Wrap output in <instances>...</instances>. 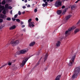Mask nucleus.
I'll return each mask as SVG.
<instances>
[{
    "label": "nucleus",
    "instance_id": "7ed1b4c3",
    "mask_svg": "<svg viewBox=\"0 0 80 80\" xmlns=\"http://www.w3.org/2000/svg\"><path fill=\"white\" fill-rule=\"evenodd\" d=\"M80 69L77 68L76 69V71H75V73L72 77V78H76L77 77V74L78 73H79L80 72Z\"/></svg>",
    "mask_w": 80,
    "mask_h": 80
},
{
    "label": "nucleus",
    "instance_id": "473e14b6",
    "mask_svg": "<svg viewBox=\"0 0 80 80\" xmlns=\"http://www.w3.org/2000/svg\"><path fill=\"white\" fill-rule=\"evenodd\" d=\"M18 15H21V12H20V11H19L18 12Z\"/></svg>",
    "mask_w": 80,
    "mask_h": 80
},
{
    "label": "nucleus",
    "instance_id": "a878e982",
    "mask_svg": "<svg viewBox=\"0 0 80 80\" xmlns=\"http://www.w3.org/2000/svg\"><path fill=\"white\" fill-rule=\"evenodd\" d=\"M8 9H9V10H11V9H12V7L11 6L8 7Z\"/></svg>",
    "mask_w": 80,
    "mask_h": 80
},
{
    "label": "nucleus",
    "instance_id": "b1692460",
    "mask_svg": "<svg viewBox=\"0 0 80 80\" xmlns=\"http://www.w3.org/2000/svg\"><path fill=\"white\" fill-rule=\"evenodd\" d=\"M16 54V55H20V54H21V53H20V51L17 52Z\"/></svg>",
    "mask_w": 80,
    "mask_h": 80
},
{
    "label": "nucleus",
    "instance_id": "cd10ccee",
    "mask_svg": "<svg viewBox=\"0 0 80 80\" xmlns=\"http://www.w3.org/2000/svg\"><path fill=\"white\" fill-rule=\"evenodd\" d=\"M16 20L17 22H18L19 23H20V19H16Z\"/></svg>",
    "mask_w": 80,
    "mask_h": 80
},
{
    "label": "nucleus",
    "instance_id": "6e6552de",
    "mask_svg": "<svg viewBox=\"0 0 80 80\" xmlns=\"http://www.w3.org/2000/svg\"><path fill=\"white\" fill-rule=\"evenodd\" d=\"M28 26L29 27H31L32 26V27H35V25L33 24L34 23L33 22H28Z\"/></svg>",
    "mask_w": 80,
    "mask_h": 80
},
{
    "label": "nucleus",
    "instance_id": "412c9836",
    "mask_svg": "<svg viewBox=\"0 0 80 80\" xmlns=\"http://www.w3.org/2000/svg\"><path fill=\"white\" fill-rule=\"evenodd\" d=\"M75 7H76V5H72L71 7V9L73 10V8H75Z\"/></svg>",
    "mask_w": 80,
    "mask_h": 80
},
{
    "label": "nucleus",
    "instance_id": "7c9ffc66",
    "mask_svg": "<svg viewBox=\"0 0 80 80\" xmlns=\"http://www.w3.org/2000/svg\"><path fill=\"white\" fill-rule=\"evenodd\" d=\"M7 20H8L9 21H10V20H11V18H7Z\"/></svg>",
    "mask_w": 80,
    "mask_h": 80
},
{
    "label": "nucleus",
    "instance_id": "423d86ee",
    "mask_svg": "<svg viewBox=\"0 0 80 80\" xmlns=\"http://www.w3.org/2000/svg\"><path fill=\"white\" fill-rule=\"evenodd\" d=\"M28 52V50L27 49H24L20 51V53L21 54H25L27 52Z\"/></svg>",
    "mask_w": 80,
    "mask_h": 80
},
{
    "label": "nucleus",
    "instance_id": "864d4df0",
    "mask_svg": "<svg viewBox=\"0 0 80 80\" xmlns=\"http://www.w3.org/2000/svg\"><path fill=\"white\" fill-rule=\"evenodd\" d=\"M22 14H24L25 13V11H24L23 12H22Z\"/></svg>",
    "mask_w": 80,
    "mask_h": 80
},
{
    "label": "nucleus",
    "instance_id": "4c0bfd02",
    "mask_svg": "<svg viewBox=\"0 0 80 80\" xmlns=\"http://www.w3.org/2000/svg\"><path fill=\"white\" fill-rule=\"evenodd\" d=\"M37 12V9H35L34 10V12H35V13H36V12Z\"/></svg>",
    "mask_w": 80,
    "mask_h": 80
},
{
    "label": "nucleus",
    "instance_id": "aec40b11",
    "mask_svg": "<svg viewBox=\"0 0 80 80\" xmlns=\"http://www.w3.org/2000/svg\"><path fill=\"white\" fill-rule=\"evenodd\" d=\"M62 10H58L57 11V13H58V15H60V14L62 13Z\"/></svg>",
    "mask_w": 80,
    "mask_h": 80
},
{
    "label": "nucleus",
    "instance_id": "dca6fc26",
    "mask_svg": "<svg viewBox=\"0 0 80 80\" xmlns=\"http://www.w3.org/2000/svg\"><path fill=\"white\" fill-rule=\"evenodd\" d=\"M15 28H16V26H15V25H13V26L10 28L9 29L10 30H13V29H15Z\"/></svg>",
    "mask_w": 80,
    "mask_h": 80
},
{
    "label": "nucleus",
    "instance_id": "a211bd4d",
    "mask_svg": "<svg viewBox=\"0 0 80 80\" xmlns=\"http://www.w3.org/2000/svg\"><path fill=\"white\" fill-rule=\"evenodd\" d=\"M48 5V2H45V4H43L42 5L43 7H45L46 6H47Z\"/></svg>",
    "mask_w": 80,
    "mask_h": 80
},
{
    "label": "nucleus",
    "instance_id": "09e8293b",
    "mask_svg": "<svg viewBox=\"0 0 80 80\" xmlns=\"http://www.w3.org/2000/svg\"><path fill=\"white\" fill-rule=\"evenodd\" d=\"M65 8V6H63L62 7V8Z\"/></svg>",
    "mask_w": 80,
    "mask_h": 80
},
{
    "label": "nucleus",
    "instance_id": "ea45409f",
    "mask_svg": "<svg viewBox=\"0 0 80 80\" xmlns=\"http://www.w3.org/2000/svg\"><path fill=\"white\" fill-rule=\"evenodd\" d=\"M8 65H12V63L11 62H8Z\"/></svg>",
    "mask_w": 80,
    "mask_h": 80
},
{
    "label": "nucleus",
    "instance_id": "13d9d810",
    "mask_svg": "<svg viewBox=\"0 0 80 80\" xmlns=\"http://www.w3.org/2000/svg\"><path fill=\"white\" fill-rule=\"evenodd\" d=\"M63 38V37L61 38V39H62Z\"/></svg>",
    "mask_w": 80,
    "mask_h": 80
},
{
    "label": "nucleus",
    "instance_id": "4d7b16f0",
    "mask_svg": "<svg viewBox=\"0 0 80 80\" xmlns=\"http://www.w3.org/2000/svg\"><path fill=\"white\" fill-rule=\"evenodd\" d=\"M42 58H41V59H40V60H41V59H42Z\"/></svg>",
    "mask_w": 80,
    "mask_h": 80
},
{
    "label": "nucleus",
    "instance_id": "39448f33",
    "mask_svg": "<svg viewBox=\"0 0 80 80\" xmlns=\"http://www.w3.org/2000/svg\"><path fill=\"white\" fill-rule=\"evenodd\" d=\"M55 7H59V6H62V2H61V1H58L56 2L55 5Z\"/></svg>",
    "mask_w": 80,
    "mask_h": 80
},
{
    "label": "nucleus",
    "instance_id": "49530a36",
    "mask_svg": "<svg viewBox=\"0 0 80 80\" xmlns=\"http://www.w3.org/2000/svg\"><path fill=\"white\" fill-rule=\"evenodd\" d=\"M24 2H25V3H27V0H25Z\"/></svg>",
    "mask_w": 80,
    "mask_h": 80
},
{
    "label": "nucleus",
    "instance_id": "c756f323",
    "mask_svg": "<svg viewBox=\"0 0 80 80\" xmlns=\"http://www.w3.org/2000/svg\"><path fill=\"white\" fill-rule=\"evenodd\" d=\"M2 4H5V1L4 0L2 2Z\"/></svg>",
    "mask_w": 80,
    "mask_h": 80
},
{
    "label": "nucleus",
    "instance_id": "e2e57ef3",
    "mask_svg": "<svg viewBox=\"0 0 80 80\" xmlns=\"http://www.w3.org/2000/svg\"><path fill=\"white\" fill-rule=\"evenodd\" d=\"M37 55H39V54H37Z\"/></svg>",
    "mask_w": 80,
    "mask_h": 80
},
{
    "label": "nucleus",
    "instance_id": "5701e85b",
    "mask_svg": "<svg viewBox=\"0 0 80 80\" xmlns=\"http://www.w3.org/2000/svg\"><path fill=\"white\" fill-rule=\"evenodd\" d=\"M50 1V2H52L53 0H43L44 2H46V1H47V2H49Z\"/></svg>",
    "mask_w": 80,
    "mask_h": 80
},
{
    "label": "nucleus",
    "instance_id": "6ab92c4d",
    "mask_svg": "<svg viewBox=\"0 0 80 80\" xmlns=\"http://www.w3.org/2000/svg\"><path fill=\"white\" fill-rule=\"evenodd\" d=\"M1 17L2 18H6V16L5 15L1 14Z\"/></svg>",
    "mask_w": 80,
    "mask_h": 80
},
{
    "label": "nucleus",
    "instance_id": "f3484780",
    "mask_svg": "<svg viewBox=\"0 0 80 80\" xmlns=\"http://www.w3.org/2000/svg\"><path fill=\"white\" fill-rule=\"evenodd\" d=\"M80 29H79L77 28L76 29H75L74 31V33L75 34H76L77 33H78V32L80 31Z\"/></svg>",
    "mask_w": 80,
    "mask_h": 80
},
{
    "label": "nucleus",
    "instance_id": "6e6d98bb",
    "mask_svg": "<svg viewBox=\"0 0 80 80\" xmlns=\"http://www.w3.org/2000/svg\"><path fill=\"white\" fill-rule=\"evenodd\" d=\"M32 5L33 6H34V5H35V4H32Z\"/></svg>",
    "mask_w": 80,
    "mask_h": 80
},
{
    "label": "nucleus",
    "instance_id": "e433bc0d",
    "mask_svg": "<svg viewBox=\"0 0 80 80\" xmlns=\"http://www.w3.org/2000/svg\"><path fill=\"white\" fill-rule=\"evenodd\" d=\"M6 12L5 10H4L3 12V13L4 14H5Z\"/></svg>",
    "mask_w": 80,
    "mask_h": 80
},
{
    "label": "nucleus",
    "instance_id": "c9c22d12",
    "mask_svg": "<svg viewBox=\"0 0 80 80\" xmlns=\"http://www.w3.org/2000/svg\"><path fill=\"white\" fill-rule=\"evenodd\" d=\"M3 22V20L2 19H0V23Z\"/></svg>",
    "mask_w": 80,
    "mask_h": 80
},
{
    "label": "nucleus",
    "instance_id": "3c124183",
    "mask_svg": "<svg viewBox=\"0 0 80 80\" xmlns=\"http://www.w3.org/2000/svg\"><path fill=\"white\" fill-rule=\"evenodd\" d=\"M38 65H39V63H37V64L36 65V67H37V66H38Z\"/></svg>",
    "mask_w": 80,
    "mask_h": 80
},
{
    "label": "nucleus",
    "instance_id": "9b49d317",
    "mask_svg": "<svg viewBox=\"0 0 80 80\" xmlns=\"http://www.w3.org/2000/svg\"><path fill=\"white\" fill-rule=\"evenodd\" d=\"M76 28H77V27L75 26H74L72 27L71 28H69V29L71 31H72V30H75V29Z\"/></svg>",
    "mask_w": 80,
    "mask_h": 80
},
{
    "label": "nucleus",
    "instance_id": "20e7f679",
    "mask_svg": "<svg viewBox=\"0 0 80 80\" xmlns=\"http://www.w3.org/2000/svg\"><path fill=\"white\" fill-rule=\"evenodd\" d=\"M28 59L27 58H24L20 65V67H23V66H24V65H25V63H26V62H27Z\"/></svg>",
    "mask_w": 80,
    "mask_h": 80
},
{
    "label": "nucleus",
    "instance_id": "f03ea898",
    "mask_svg": "<svg viewBox=\"0 0 80 80\" xmlns=\"http://www.w3.org/2000/svg\"><path fill=\"white\" fill-rule=\"evenodd\" d=\"M20 43V42L18 40H16L14 41H11L10 43V44H11L13 47H15L16 45H18Z\"/></svg>",
    "mask_w": 80,
    "mask_h": 80
},
{
    "label": "nucleus",
    "instance_id": "f8f14e48",
    "mask_svg": "<svg viewBox=\"0 0 80 80\" xmlns=\"http://www.w3.org/2000/svg\"><path fill=\"white\" fill-rule=\"evenodd\" d=\"M71 17H72V15H68L65 18V19L66 20H68L70 18H71Z\"/></svg>",
    "mask_w": 80,
    "mask_h": 80
},
{
    "label": "nucleus",
    "instance_id": "ddd939ff",
    "mask_svg": "<svg viewBox=\"0 0 80 80\" xmlns=\"http://www.w3.org/2000/svg\"><path fill=\"white\" fill-rule=\"evenodd\" d=\"M35 42H32L31 43L29 44V46L30 47H32V46H33V45H35Z\"/></svg>",
    "mask_w": 80,
    "mask_h": 80
},
{
    "label": "nucleus",
    "instance_id": "bb28decb",
    "mask_svg": "<svg viewBox=\"0 0 80 80\" xmlns=\"http://www.w3.org/2000/svg\"><path fill=\"white\" fill-rule=\"evenodd\" d=\"M7 65V64H4V65H3L2 66H1L0 68H2V67H5V66H6Z\"/></svg>",
    "mask_w": 80,
    "mask_h": 80
},
{
    "label": "nucleus",
    "instance_id": "58836bf2",
    "mask_svg": "<svg viewBox=\"0 0 80 80\" xmlns=\"http://www.w3.org/2000/svg\"><path fill=\"white\" fill-rule=\"evenodd\" d=\"M80 0H78L76 2H75V3H78V2H80Z\"/></svg>",
    "mask_w": 80,
    "mask_h": 80
},
{
    "label": "nucleus",
    "instance_id": "c03bdc74",
    "mask_svg": "<svg viewBox=\"0 0 80 80\" xmlns=\"http://www.w3.org/2000/svg\"><path fill=\"white\" fill-rule=\"evenodd\" d=\"M27 7L28 8V7H30V5L28 4V5L27 6Z\"/></svg>",
    "mask_w": 80,
    "mask_h": 80
},
{
    "label": "nucleus",
    "instance_id": "1a4fd4ad",
    "mask_svg": "<svg viewBox=\"0 0 80 80\" xmlns=\"http://www.w3.org/2000/svg\"><path fill=\"white\" fill-rule=\"evenodd\" d=\"M47 57H48V53H46L45 55L44 58L43 60V62H45V60H47Z\"/></svg>",
    "mask_w": 80,
    "mask_h": 80
},
{
    "label": "nucleus",
    "instance_id": "052dcab7",
    "mask_svg": "<svg viewBox=\"0 0 80 80\" xmlns=\"http://www.w3.org/2000/svg\"><path fill=\"white\" fill-rule=\"evenodd\" d=\"M26 5L27 6V4H26Z\"/></svg>",
    "mask_w": 80,
    "mask_h": 80
},
{
    "label": "nucleus",
    "instance_id": "0e129e2a",
    "mask_svg": "<svg viewBox=\"0 0 80 80\" xmlns=\"http://www.w3.org/2000/svg\"><path fill=\"white\" fill-rule=\"evenodd\" d=\"M29 0V1H30V0Z\"/></svg>",
    "mask_w": 80,
    "mask_h": 80
},
{
    "label": "nucleus",
    "instance_id": "de8ad7c7",
    "mask_svg": "<svg viewBox=\"0 0 80 80\" xmlns=\"http://www.w3.org/2000/svg\"><path fill=\"white\" fill-rule=\"evenodd\" d=\"M68 0H62V2H65V1H68Z\"/></svg>",
    "mask_w": 80,
    "mask_h": 80
},
{
    "label": "nucleus",
    "instance_id": "4be33fe9",
    "mask_svg": "<svg viewBox=\"0 0 80 80\" xmlns=\"http://www.w3.org/2000/svg\"><path fill=\"white\" fill-rule=\"evenodd\" d=\"M68 8H67L66 9H64L63 11V12L62 13V14L63 15H64V14H65V13H66V10H68Z\"/></svg>",
    "mask_w": 80,
    "mask_h": 80
},
{
    "label": "nucleus",
    "instance_id": "8fccbe9b",
    "mask_svg": "<svg viewBox=\"0 0 80 80\" xmlns=\"http://www.w3.org/2000/svg\"><path fill=\"white\" fill-rule=\"evenodd\" d=\"M47 68H45V69H44V70H45V71H46V70H47Z\"/></svg>",
    "mask_w": 80,
    "mask_h": 80
},
{
    "label": "nucleus",
    "instance_id": "c85d7f7f",
    "mask_svg": "<svg viewBox=\"0 0 80 80\" xmlns=\"http://www.w3.org/2000/svg\"><path fill=\"white\" fill-rule=\"evenodd\" d=\"M31 21H32V19L31 18L29 19L28 20V23H30V22H31Z\"/></svg>",
    "mask_w": 80,
    "mask_h": 80
},
{
    "label": "nucleus",
    "instance_id": "a18cd8bd",
    "mask_svg": "<svg viewBox=\"0 0 80 80\" xmlns=\"http://www.w3.org/2000/svg\"><path fill=\"white\" fill-rule=\"evenodd\" d=\"M8 1L10 2H12V0H8Z\"/></svg>",
    "mask_w": 80,
    "mask_h": 80
},
{
    "label": "nucleus",
    "instance_id": "2f4dec72",
    "mask_svg": "<svg viewBox=\"0 0 80 80\" xmlns=\"http://www.w3.org/2000/svg\"><path fill=\"white\" fill-rule=\"evenodd\" d=\"M12 20L13 21H15V20H16V19L14 18H12Z\"/></svg>",
    "mask_w": 80,
    "mask_h": 80
},
{
    "label": "nucleus",
    "instance_id": "79ce46f5",
    "mask_svg": "<svg viewBox=\"0 0 80 80\" xmlns=\"http://www.w3.org/2000/svg\"><path fill=\"white\" fill-rule=\"evenodd\" d=\"M25 27V25H22V26H21L22 28H23Z\"/></svg>",
    "mask_w": 80,
    "mask_h": 80
},
{
    "label": "nucleus",
    "instance_id": "a19ab883",
    "mask_svg": "<svg viewBox=\"0 0 80 80\" xmlns=\"http://www.w3.org/2000/svg\"><path fill=\"white\" fill-rule=\"evenodd\" d=\"M23 22H21V25H23Z\"/></svg>",
    "mask_w": 80,
    "mask_h": 80
},
{
    "label": "nucleus",
    "instance_id": "5fc2aeb1",
    "mask_svg": "<svg viewBox=\"0 0 80 80\" xmlns=\"http://www.w3.org/2000/svg\"><path fill=\"white\" fill-rule=\"evenodd\" d=\"M23 30H24V32H26V30L25 29H24Z\"/></svg>",
    "mask_w": 80,
    "mask_h": 80
},
{
    "label": "nucleus",
    "instance_id": "2eb2a0df",
    "mask_svg": "<svg viewBox=\"0 0 80 80\" xmlns=\"http://www.w3.org/2000/svg\"><path fill=\"white\" fill-rule=\"evenodd\" d=\"M61 75H59L55 79V80H60V78L61 77Z\"/></svg>",
    "mask_w": 80,
    "mask_h": 80
},
{
    "label": "nucleus",
    "instance_id": "0eeeda50",
    "mask_svg": "<svg viewBox=\"0 0 80 80\" xmlns=\"http://www.w3.org/2000/svg\"><path fill=\"white\" fill-rule=\"evenodd\" d=\"M70 32H71V31L69 29L68 30L65 32V35L66 37H67L68 35H70Z\"/></svg>",
    "mask_w": 80,
    "mask_h": 80
},
{
    "label": "nucleus",
    "instance_id": "f257e3e1",
    "mask_svg": "<svg viewBox=\"0 0 80 80\" xmlns=\"http://www.w3.org/2000/svg\"><path fill=\"white\" fill-rule=\"evenodd\" d=\"M76 55V53H73L70 56V57L69 58L71 59V60L69 61V62L68 63V65L69 66H72V64L74 62V60H75V58Z\"/></svg>",
    "mask_w": 80,
    "mask_h": 80
},
{
    "label": "nucleus",
    "instance_id": "603ef678",
    "mask_svg": "<svg viewBox=\"0 0 80 80\" xmlns=\"http://www.w3.org/2000/svg\"><path fill=\"white\" fill-rule=\"evenodd\" d=\"M10 13L12 14V11H10Z\"/></svg>",
    "mask_w": 80,
    "mask_h": 80
},
{
    "label": "nucleus",
    "instance_id": "37998d69",
    "mask_svg": "<svg viewBox=\"0 0 80 80\" xmlns=\"http://www.w3.org/2000/svg\"><path fill=\"white\" fill-rule=\"evenodd\" d=\"M35 19L36 21H38V19L37 18H36Z\"/></svg>",
    "mask_w": 80,
    "mask_h": 80
},
{
    "label": "nucleus",
    "instance_id": "f704fd0d",
    "mask_svg": "<svg viewBox=\"0 0 80 80\" xmlns=\"http://www.w3.org/2000/svg\"><path fill=\"white\" fill-rule=\"evenodd\" d=\"M22 8L23 9H25V8H26V6H22Z\"/></svg>",
    "mask_w": 80,
    "mask_h": 80
},
{
    "label": "nucleus",
    "instance_id": "9d476101",
    "mask_svg": "<svg viewBox=\"0 0 80 80\" xmlns=\"http://www.w3.org/2000/svg\"><path fill=\"white\" fill-rule=\"evenodd\" d=\"M60 45V42L59 41H57L56 43L55 46L57 47H59Z\"/></svg>",
    "mask_w": 80,
    "mask_h": 80
},
{
    "label": "nucleus",
    "instance_id": "4468645a",
    "mask_svg": "<svg viewBox=\"0 0 80 80\" xmlns=\"http://www.w3.org/2000/svg\"><path fill=\"white\" fill-rule=\"evenodd\" d=\"M4 8H5L4 6L0 5V13L1 12V10H3L4 9Z\"/></svg>",
    "mask_w": 80,
    "mask_h": 80
},
{
    "label": "nucleus",
    "instance_id": "393cba45",
    "mask_svg": "<svg viewBox=\"0 0 80 80\" xmlns=\"http://www.w3.org/2000/svg\"><path fill=\"white\" fill-rule=\"evenodd\" d=\"M8 4H6L5 5V8H8Z\"/></svg>",
    "mask_w": 80,
    "mask_h": 80
},
{
    "label": "nucleus",
    "instance_id": "72a5a7b5",
    "mask_svg": "<svg viewBox=\"0 0 80 80\" xmlns=\"http://www.w3.org/2000/svg\"><path fill=\"white\" fill-rule=\"evenodd\" d=\"M18 16V14H17L15 15L14 16V18H16L17 17V16Z\"/></svg>",
    "mask_w": 80,
    "mask_h": 80
},
{
    "label": "nucleus",
    "instance_id": "bf43d9fd",
    "mask_svg": "<svg viewBox=\"0 0 80 80\" xmlns=\"http://www.w3.org/2000/svg\"><path fill=\"white\" fill-rule=\"evenodd\" d=\"M22 1H24V0H22Z\"/></svg>",
    "mask_w": 80,
    "mask_h": 80
},
{
    "label": "nucleus",
    "instance_id": "680f3d73",
    "mask_svg": "<svg viewBox=\"0 0 80 80\" xmlns=\"http://www.w3.org/2000/svg\"><path fill=\"white\" fill-rule=\"evenodd\" d=\"M1 4V2H0V5Z\"/></svg>",
    "mask_w": 80,
    "mask_h": 80
}]
</instances>
